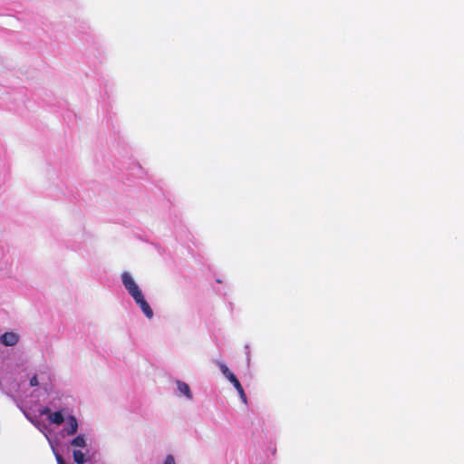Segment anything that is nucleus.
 Here are the masks:
<instances>
[{
  "label": "nucleus",
  "instance_id": "1",
  "mask_svg": "<svg viewBox=\"0 0 464 464\" xmlns=\"http://www.w3.org/2000/svg\"><path fill=\"white\" fill-rule=\"evenodd\" d=\"M121 279L123 285L131 295V297H134V295L139 296V294L141 293V291L130 275L127 272H124L121 276Z\"/></svg>",
  "mask_w": 464,
  "mask_h": 464
},
{
  "label": "nucleus",
  "instance_id": "2",
  "mask_svg": "<svg viewBox=\"0 0 464 464\" xmlns=\"http://www.w3.org/2000/svg\"><path fill=\"white\" fill-rule=\"evenodd\" d=\"M136 304L140 306L145 316L149 319H151L153 317V311L150 308V304L145 300L142 293L139 294V296L134 295L132 297Z\"/></svg>",
  "mask_w": 464,
  "mask_h": 464
},
{
  "label": "nucleus",
  "instance_id": "3",
  "mask_svg": "<svg viewBox=\"0 0 464 464\" xmlns=\"http://www.w3.org/2000/svg\"><path fill=\"white\" fill-rule=\"evenodd\" d=\"M19 341V335L14 332H6L0 337V342L5 346H14Z\"/></svg>",
  "mask_w": 464,
  "mask_h": 464
},
{
  "label": "nucleus",
  "instance_id": "4",
  "mask_svg": "<svg viewBox=\"0 0 464 464\" xmlns=\"http://www.w3.org/2000/svg\"><path fill=\"white\" fill-rule=\"evenodd\" d=\"M228 381L233 384V386L235 387V389L238 392V395L241 399V401L244 402V403H246V395L244 392V389L240 383V382L237 380V378L236 377L235 374L229 376L228 378Z\"/></svg>",
  "mask_w": 464,
  "mask_h": 464
},
{
  "label": "nucleus",
  "instance_id": "5",
  "mask_svg": "<svg viewBox=\"0 0 464 464\" xmlns=\"http://www.w3.org/2000/svg\"><path fill=\"white\" fill-rule=\"evenodd\" d=\"M68 427L66 428V432L68 435H74L78 430V422L74 416L70 415L67 419Z\"/></svg>",
  "mask_w": 464,
  "mask_h": 464
},
{
  "label": "nucleus",
  "instance_id": "6",
  "mask_svg": "<svg viewBox=\"0 0 464 464\" xmlns=\"http://www.w3.org/2000/svg\"><path fill=\"white\" fill-rule=\"evenodd\" d=\"M177 387L180 393L184 394L188 399H192L190 388L186 382L178 381Z\"/></svg>",
  "mask_w": 464,
  "mask_h": 464
},
{
  "label": "nucleus",
  "instance_id": "7",
  "mask_svg": "<svg viewBox=\"0 0 464 464\" xmlns=\"http://www.w3.org/2000/svg\"><path fill=\"white\" fill-rule=\"evenodd\" d=\"M50 422L54 423L56 425H61L64 421L63 415L61 411H55L49 414L48 417Z\"/></svg>",
  "mask_w": 464,
  "mask_h": 464
},
{
  "label": "nucleus",
  "instance_id": "8",
  "mask_svg": "<svg viewBox=\"0 0 464 464\" xmlns=\"http://www.w3.org/2000/svg\"><path fill=\"white\" fill-rule=\"evenodd\" d=\"M72 456L74 462H76L77 464H83L86 462L84 454L81 450H73Z\"/></svg>",
  "mask_w": 464,
  "mask_h": 464
},
{
  "label": "nucleus",
  "instance_id": "9",
  "mask_svg": "<svg viewBox=\"0 0 464 464\" xmlns=\"http://www.w3.org/2000/svg\"><path fill=\"white\" fill-rule=\"evenodd\" d=\"M71 444L75 447L84 448L86 446V441L83 435H78L72 440Z\"/></svg>",
  "mask_w": 464,
  "mask_h": 464
},
{
  "label": "nucleus",
  "instance_id": "10",
  "mask_svg": "<svg viewBox=\"0 0 464 464\" xmlns=\"http://www.w3.org/2000/svg\"><path fill=\"white\" fill-rule=\"evenodd\" d=\"M219 369L222 372L223 375L228 380L229 376L233 375L234 373L228 369V367L222 363H218Z\"/></svg>",
  "mask_w": 464,
  "mask_h": 464
},
{
  "label": "nucleus",
  "instance_id": "11",
  "mask_svg": "<svg viewBox=\"0 0 464 464\" xmlns=\"http://www.w3.org/2000/svg\"><path fill=\"white\" fill-rule=\"evenodd\" d=\"M164 464H176L174 457L172 455H168L165 459Z\"/></svg>",
  "mask_w": 464,
  "mask_h": 464
},
{
  "label": "nucleus",
  "instance_id": "12",
  "mask_svg": "<svg viewBox=\"0 0 464 464\" xmlns=\"http://www.w3.org/2000/svg\"><path fill=\"white\" fill-rule=\"evenodd\" d=\"M30 385L31 386H37L38 385V379H37V376H33L31 379H30Z\"/></svg>",
  "mask_w": 464,
  "mask_h": 464
},
{
  "label": "nucleus",
  "instance_id": "13",
  "mask_svg": "<svg viewBox=\"0 0 464 464\" xmlns=\"http://www.w3.org/2000/svg\"><path fill=\"white\" fill-rule=\"evenodd\" d=\"M56 459H57L58 464H65L63 458L60 455L56 456Z\"/></svg>",
  "mask_w": 464,
  "mask_h": 464
},
{
  "label": "nucleus",
  "instance_id": "14",
  "mask_svg": "<svg viewBox=\"0 0 464 464\" xmlns=\"http://www.w3.org/2000/svg\"><path fill=\"white\" fill-rule=\"evenodd\" d=\"M43 413H50V410L48 408H45L44 411H43Z\"/></svg>",
  "mask_w": 464,
  "mask_h": 464
}]
</instances>
